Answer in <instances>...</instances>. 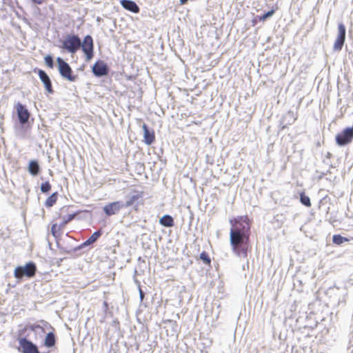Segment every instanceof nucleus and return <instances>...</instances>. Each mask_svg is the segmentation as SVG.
<instances>
[{"mask_svg":"<svg viewBox=\"0 0 353 353\" xmlns=\"http://www.w3.org/2000/svg\"><path fill=\"white\" fill-rule=\"evenodd\" d=\"M34 3L41 5L43 3V0H32Z\"/></svg>","mask_w":353,"mask_h":353,"instance_id":"obj_31","label":"nucleus"},{"mask_svg":"<svg viewBox=\"0 0 353 353\" xmlns=\"http://www.w3.org/2000/svg\"><path fill=\"white\" fill-rule=\"evenodd\" d=\"M55 335L53 332H49L45 339V345L48 347H52L55 345Z\"/></svg>","mask_w":353,"mask_h":353,"instance_id":"obj_17","label":"nucleus"},{"mask_svg":"<svg viewBox=\"0 0 353 353\" xmlns=\"http://www.w3.org/2000/svg\"><path fill=\"white\" fill-rule=\"evenodd\" d=\"M200 259L205 263L209 264L211 262L210 258L208 255V254L205 252H202L200 254Z\"/></svg>","mask_w":353,"mask_h":353,"instance_id":"obj_27","label":"nucleus"},{"mask_svg":"<svg viewBox=\"0 0 353 353\" xmlns=\"http://www.w3.org/2000/svg\"><path fill=\"white\" fill-rule=\"evenodd\" d=\"M346 28L343 23H340L338 25V33L336 39L333 46V50L339 52L342 50L345 41Z\"/></svg>","mask_w":353,"mask_h":353,"instance_id":"obj_7","label":"nucleus"},{"mask_svg":"<svg viewBox=\"0 0 353 353\" xmlns=\"http://www.w3.org/2000/svg\"><path fill=\"white\" fill-rule=\"evenodd\" d=\"M57 62L60 75L70 82L75 81L77 76L72 74V70L70 65L61 57L57 58Z\"/></svg>","mask_w":353,"mask_h":353,"instance_id":"obj_4","label":"nucleus"},{"mask_svg":"<svg viewBox=\"0 0 353 353\" xmlns=\"http://www.w3.org/2000/svg\"><path fill=\"white\" fill-rule=\"evenodd\" d=\"M300 201L306 207L311 206L310 199L308 196L305 195L304 192L300 194Z\"/></svg>","mask_w":353,"mask_h":353,"instance_id":"obj_20","label":"nucleus"},{"mask_svg":"<svg viewBox=\"0 0 353 353\" xmlns=\"http://www.w3.org/2000/svg\"><path fill=\"white\" fill-rule=\"evenodd\" d=\"M139 291L140 300H141V301H143V300L144 299V292L141 289V288H139Z\"/></svg>","mask_w":353,"mask_h":353,"instance_id":"obj_30","label":"nucleus"},{"mask_svg":"<svg viewBox=\"0 0 353 353\" xmlns=\"http://www.w3.org/2000/svg\"><path fill=\"white\" fill-rule=\"evenodd\" d=\"M38 75L41 81L44 85L46 90L48 93H52L54 91L52 86V82L48 74L44 70L39 69L38 70Z\"/></svg>","mask_w":353,"mask_h":353,"instance_id":"obj_12","label":"nucleus"},{"mask_svg":"<svg viewBox=\"0 0 353 353\" xmlns=\"http://www.w3.org/2000/svg\"><path fill=\"white\" fill-rule=\"evenodd\" d=\"M81 47V39L77 34H68L62 41L61 48L69 53L74 54Z\"/></svg>","mask_w":353,"mask_h":353,"instance_id":"obj_2","label":"nucleus"},{"mask_svg":"<svg viewBox=\"0 0 353 353\" xmlns=\"http://www.w3.org/2000/svg\"><path fill=\"white\" fill-rule=\"evenodd\" d=\"M139 198V194H132L126 197L125 202H123V208H128L134 204V203Z\"/></svg>","mask_w":353,"mask_h":353,"instance_id":"obj_18","label":"nucleus"},{"mask_svg":"<svg viewBox=\"0 0 353 353\" xmlns=\"http://www.w3.org/2000/svg\"><path fill=\"white\" fill-rule=\"evenodd\" d=\"M51 189V185L48 181H46L44 183H42L41 185V191L43 193H47Z\"/></svg>","mask_w":353,"mask_h":353,"instance_id":"obj_26","label":"nucleus"},{"mask_svg":"<svg viewBox=\"0 0 353 353\" xmlns=\"http://www.w3.org/2000/svg\"><path fill=\"white\" fill-rule=\"evenodd\" d=\"M76 213L70 214L68 215V216H64L63 218V221L60 224V227L64 228L65 225H67L69 222H70L72 220H73L76 216Z\"/></svg>","mask_w":353,"mask_h":353,"instance_id":"obj_22","label":"nucleus"},{"mask_svg":"<svg viewBox=\"0 0 353 353\" xmlns=\"http://www.w3.org/2000/svg\"><path fill=\"white\" fill-rule=\"evenodd\" d=\"M230 243L232 252L239 257L248 256L250 225L247 216L230 219Z\"/></svg>","mask_w":353,"mask_h":353,"instance_id":"obj_1","label":"nucleus"},{"mask_svg":"<svg viewBox=\"0 0 353 353\" xmlns=\"http://www.w3.org/2000/svg\"><path fill=\"white\" fill-rule=\"evenodd\" d=\"M123 208V201H114L105 205L103 210L107 216H112L118 213Z\"/></svg>","mask_w":353,"mask_h":353,"instance_id":"obj_11","label":"nucleus"},{"mask_svg":"<svg viewBox=\"0 0 353 353\" xmlns=\"http://www.w3.org/2000/svg\"><path fill=\"white\" fill-rule=\"evenodd\" d=\"M45 63L47 66H48L50 68H52L54 67V60L52 56L48 54L45 57Z\"/></svg>","mask_w":353,"mask_h":353,"instance_id":"obj_25","label":"nucleus"},{"mask_svg":"<svg viewBox=\"0 0 353 353\" xmlns=\"http://www.w3.org/2000/svg\"><path fill=\"white\" fill-rule=\"evenodd\" d=\"M288 116H290V117L292 118V122H294L295 121V119L293 117V113L292 112H288Z\"/></svg>","mask_w":353,"mask_h":353,"instance_id":"obj_32","label":"nucleus"},{"mask_svg":"<svg viewBox=\"0 0 353 353\" xmlns=\"http://www.w3.org/2000/svg\"><path fill=\"white\" fill-rule=\"evenodd\" d=\"M92 71L97 77L106 76L109 73V68L103 61L98 60L92 67Z\"/></svg>","mask_w":353,"mask_h":353,"instance_id":"obj_8","label":"nucleus"},{"mask_svg":"<svg viewBox=\"0 0 353 353\" xmlns=\"http://www.w3.org/2000/svg\"><path fill=\"white\" fill-rule=\"evenodd\" d=\"M188 0H180V3L182 5L185 4L188 2Z\"/></svg>","mask_w":353,"mask_h":353,"instance_id":"obj_33","label":"nucleus"},{"mask_svg":"<svg viewBox=\"0 0 353 353\" xmlns=\"http://www.w3.org/2000/svg\"><path fill=\"white\" fill-rule=\"evenodd\" d=\"M144 142L146 145H151L155 139L154 131H150L145 123L143 124Z\"/></svg>","mask_w":353,"mask_h":353,"instance_id":"obj_13","label":"nucleus"},{"mask_svg":"<svg viewBox=\"0 0 353 353\" xmlns=\"http://www.w3.org/2000/svg\"><path fill=\"white\" fill-rule=\"evenodd\" d=\"M28 172L32 176H37L40 172V165L37 161L31 160L28 165Z\"/></svg>","mask_w":353,"mask_h":353,"instance_id":"obj_15","label":"nucleus"},{"mask_svg":"<svg viewBox=\"0 0 353 353\" xmlns=\"http://www.w3.org/2000/svg\"><path fill=\"white\" fill-rule=\"evenodd\" d=\"M16 110L20 124H26L28 122L30 116L28 110L24 105L19 102L16 105Z\"/></svg>","mask_w":353,"mask_h":353,"instance_id":"obj_10","label":"nucleus"},{"mask_svg":"<svg viewBox=\"0 0 353 353\" xmlns=\"http://www.w3.org/2000/svg\"><path fill=\"white\" fill-rule=\"evenodd\" d=\"M19 350L23 353H40L37 346L26 338H21L19 340Z\"/></svg>","mask_w":353,"mask_h":353,"instance_id":"obj_9","label":"nucleus"},{"mask_svg":"<svg viewBox=\"0 0 353 353\" xmlns=\"http://www.w3.org/2000/svg\"><path fill=\"white\" fill-rule=\"evenodd\" d=\"M159 223L164 227L170 228L174 226V221L170 215L165 214L159 219Z\"/></svg>","mask_w":353,"mask_h":353,"instance_id":"obj_16","label":"nucleus"},{"mask_svg":"<svg viewBox=\"0 0 353 353\" xmlns=\"http://www.w3.org/2000/svg\"><path fill=\"white\" fill-rule=\"evenodd\" d=\"M58 196V193L57 192L52 193L50 196H48L45 202V205L47 208H50L53 206L57 202Z\"/></svg>","mask_w":353,"mask_h":353,"instance_id":"obj_19","label":"nucleus"},{"mask_svg":"<svg viewBox=\"0 0 353 353\" xmlns=\"http://www.w3.org/2000/svg\"><path fill=\"white\" fill-rule=\"evenodd\" d=\"M103 306H104L105 309H107V308H108V303L105 301V302L103 303Z\"/></svg>","mask_w":353,"mask_h":353,"instance_id":"obj_34","label":"nucleus"},{"mask_svg":"<svg viewBox=\"0 0 353 353\" xmlns=\"http://www.w3.org/2000/svg\"><path fill=\"white\" fill-rule=\"evenodd\" d=\"M62 227H60V225H58L57 223H54L51 227V233L52 234L57 238L58 236V230H59Z\"/></svg>","mask_w":353,"mask_h":353,"instance_id":"obj_28","label":"nucleus"},{"mask_svg":"<svg viewBox=\"0 0 353 353\" xmlns=\"http://www.w3.org/2000/svg\"><path fill=\"white\" fill-rule=\"evenodd\" d=\"M274 12H275L274 10L272 9V10L265 12L263 14L261 15L259 17V20L265 21L267 19L271 17L274 14Z\"/></svg>","mask_w":353,"mask_h":353,"instance_id":"obj_24","label":"nucleus"},{"mask_svg":"<svg viewBox=\"0 0 353 353\" xmlns=\"http://www.w3.org/2000/svg\"><path fill=\"white\" fill-rule=\"evenodd\" d=\"M121 5L123 8L133 13H138L139 12L138 5L132 0H121Z\"/></svg>","mask_w":353,"mask_h":353,"instance_id":"obj_14","label":"nucleus"},{"mask_svg":"<svg viewBox=\"0 0 353 353\" xmlns=\"http://www.w3.org/2000/svg\"><path fill=\"white\" fill-rule=\"evenodd\" d=\"M336 143L339 146H344L350 143L353 140V126L343 129L335 137Z\"/></svg>","mask_w":353,"mask_h":353,"instance_id":"obj_5","label":"nucleus"},{"mask_svg":"<svg viewBox=\"0 0 353 353\" xmlns=\"http://www.w3.org/2000/svg\"><path fill=\"white\" fill-rule=\"evenodd\" d=\"M92 243L88 239L85 241H84L81 244V248H84V247L88 246V245H92Z\"/></svg>","mask_w":353,"mask_h":353,"instance_id":"obj_29","label":"nucleus"},{"mask_svg":"<svg viewBox=\"0 0 353 353\" xmlns=\"http://www.w3.org/2000/svg\"><path fill=\"white\" fill-rule=\"evenodd\" d=\"M82 51L84 52L86 60H90L94 55V43L92 37L90 35H86L83 41L81 40V47Z\"/></svg>","mask_w":353,"mask_h":353,"instance_id":"obj_6","label":"nucleus"},{"mask_svg":"<svg viewBox=\"0 0 353 353\" xmlns=\"http://www.w3.org/2000/svg\"><path fill=\"white\" fill-rule=\"evenodd\" d=\"M37 271V266L34 263L30 261L24 266L19 265L15 268L14 276L17 279H21L23 276L28 278L33 277Z\"/></svg>","mask_w":353,"mask_h":353,"instance_id":"obj_3","label":"nucleus"},{"mask_svg":"<svg viewBox=\"0 0 353 353\" xmlns=\"http://www.w3.org/2000/svg\"><path fill=\"white\" fill-rule=\"evenodd\" d=\"M348 240L340 234H335L332 237V241L334 244L341 245L344 242H347Z\"/></svg>","mask_w":353,"mask_h":353,"instance_id":"obj_21","label":"nucleus"},{"mask_svg":"<svg viewBox=\"0 0 353 353\" xmlns=\"http://www.w3.org/2000/svg\"><path fill=\"white\" fill-rule=\"evenodd\" d=\"M102 235V231L101 230H99L96 232H94L89 238L88 239L92 243H95Z\"/></svg>","mask_w":353,"mask_h":353,"instance_id":"obj_23","label":"nucleus"}]
</instances>
